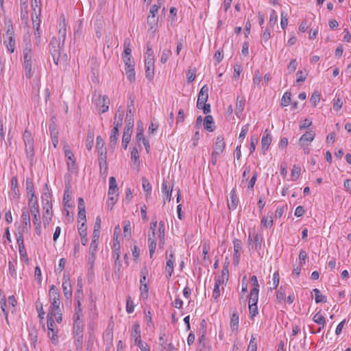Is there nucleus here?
<instances>
[{
    "label": "nucleus",
    "mask_w": 351,
    "mask_h": 351,
    "mask_svg": "<svg viewBox=\"0 0 351 351\" xmlns=\"http://www.w3.org/2000/svg\"><path fill=\"white\" fill-rule=\"evenodd\" d=\"M159 344L161 347L160 351H173V345L171 343H167V339H165L164 334L159 338Z\"/></svg>",
    "instance_id": "obj_15"
},
{
    "label": "nucleus",
    "mask_w": 351,
    "mask_h": 351,
    "mask_svg": "<svg viewBox=\"0 0 351 351\" xmlns=\"http://www.w3.org/2000/svg\"><path fill=\"white\" fill-rule=\"evenodd\" d=\"M62 314L61 310L60 308V305L56 306H51L49 312L47 316L51 317L53 319V317H56L57 315H60Z\"/></svg>",
    "instance_id": "obj_45"
},
{
    "label": "nucleus",
    "mask_w": 351,
    "mask_h": 351,
    "mask_svg": "<svg viewBox=\"0 0 351 351\" xmlns=\"http://www.w3.org/2000/svg\"><path fill=\"white\" fill-rule=\"evenodd\" d=\"M26 191L28 195L34 196V188L32 180L30 178L26 179Z\"/></svg>",
    "instance_id": "obj_47"
},
{
    "label": "nucleus",
    "mask_w": 351,
    "mask_h": 351,
    "mask_svg": "<svg viewBox=\"0 0 351 351\" xmlns=\"http://www.w3.org/2000/svg\"><path fill=\"white\" fill-rule=\"evenodd\" d=\"M131 337L134 339V343H139L141 340L140 325L138 322L134 323L132 327Z\"/></svg>",
    "instance_id": "obj_16"
},
{
    "label": "nucleus",
    "mask_w": 351,
    "mask_h": 351,
    "mask_svg": "<svg viewBox=\"0 0 351 351\" xmlns=\"http://www.w3.org/2000/svg\"><path fill=\"white\" fill-rule=\"evenodd\" d=\"M0 306H1L2 312L3 313V314L5 315V320H6L7 323H8V311H9L10 308L11 309V307H9V305L7 303L5 295H3V296L0 295Z\"/></svg>",
    "instance_id": "obj_18"
},
{
    "label": "nucleus",
    "mask_w": 351,
    "mask_h": 351,
    "mask_svg": "<svg viewBox=\"0 0 351 351\" xmlns=\"http://www.w3.org/2000/svg\"><path fill=\"white\" fill-rule=\"evenodd\" d=\"M19 252L22 259H24L25 261H28L27 254L26 252V249L25 247V245H21L19 247Z\"/></svg>",
    "instance_id": "obj_61"
},
{
    "label": "nucleus",
    "mask_w": 351,
    "mask_h": 351,
    "mask_svg": "<svg viewBox=\"0 0 351 351\" xmlns=\"http://www.w3.org/2000/svg\"><path fill=\"white\" fill-rule=\"evenodd\" d=\"M258 292L259 289L256 288H253L250 291L249 304H257L258 300Z\"/></svg>",
    "instance_id": "obj_34"
},
{
    "label": "nucleus",
    "mask_w": 351,
    "mask_h": 351,
    "mask_svg": "<svg viewBox=\"0 0 351 351\" xmlns=\"http://www.w3.org/2000/svg\"><path fill=\"white\" fill-rule=\"evenodd\" d=\"M239 203V199L236 195L235 189H232L230 193V200L228 199V206L230 209L234 210L236 209Z\"/></svg>",
    "instance_id": "obj_12"
},
{
    "label": "nucleus",
    "mask_w": 351,
    "mask_h": 351,
    "mask_svg": "<svg viewBox=\"0 0 351 351\" xmlns=\"http://www.w3.org/2000/svg\"><path fill=\"white\" fill-rule=\"evenodd\" d=\"M162 192L165 195V199L169 202L171 200V195L172 193V186H168L167 182L165 180H163L162 184Z\"/></svg>",
    "instance_id": "obj_29"
},
{
    "label": "nucleus",
    "mask_w": 351,
    "mask_h": 351,
    "mask_svg": "<svg viewBox=\"0 0 351 351\" xmlns=\"http://www.w3.org/2000/svg\"><path fill=\"white\" fill-rule=\"evenodd\" d=\"M245 104V100L244 99H240L239 97H237L235 109V114L237 117H239L240 114L242 113L244 109Z\"/></svg>",
    "instance_id": "obj_31"
},
{
    "label": "nucleus",
    "mask_w": 351,
    "mask_h": 351,
    "mask_svg": "<svg viewBox=\"0 0 351 351\" xmlns=\"http://www.w3.org/2000/svg\"><path fill=\"white\" fill-rule=\"evenodd\" d=\"M73 333L74 335H83L82 321H73Z\"/></svg>",
    "instance_id": "obj_33"
},
{
    "label": "nucleus",
    "mask_w": 351,
    "mask_h": 351,
    "mask_svg": "<svg viewBox=\"0 0 351 351\" xmlns=\"http://www.w3.org/2000/svg\"><path fill=\"white\" fill-rule=\"evenodd\" d=\"M297 76L298 77L296 80V82L300 83L305 81L307 74L305 72H303L302 71H298L297 72Z\"/></svg>",
    "instance_id": "obj_64"
},
{
    "label": "nucleus",
    "mask_w": 351,
    "mask_h": 351,
    "mask_svg": "<svg viewBox=\"0 0 351 351\" xmlns=\"http://www.w3.org/2000/svg\"><path fill=\"white\" fill-rule=\"evenodd\" d=\"M145 75L149 81H152L154 75V63H145Z\"/></svg>",
    "instance_id": "obj_28"
},
{
    "label": "nucleus",
    "mask_w": 351,
    "mask_h": 351,
    "mask_svg": "<svg viewBox=\"0 0 351 351\" xmlns=\"http://www.w3.org/2000/svg\"><path fill=\"white\" fill-rule=\"evenodd\" d=\"M134 310V305L130 296H128L126 301V311L128 313H132Z\"/></svg>",
    "instance_id": "obj_56"
},
{
    "label": "nucleus",
    "mask_w": 351,
    "mask_h": 351,
    "mask_svg": "<svg viewBox=\"0 0 351 351\" xmlns=\"http://www.w3.org/2000/svg\"><path fill=\"white\" fill-rule=\"evenodd\" d=\"M158 22V16L148 15L147 16V24L151 29L156 30Z\"/></svg>",
    "instance_id": "obj_35"
},
{
    "label": "nucleus",
    "mask_w": 351,
    "mask_h": 351,
    "mask_svg": "<svg viewBox=\"0 0 351 351\" xmlns=\"http://www.w3.org/2000/svg\"><path fill=\"white\" fill-rule=\"evenodd\" d=\"M142 185H143V189L144 190L145 192H146V197H149L151 195V193H152V186L149 182V180L145 178H143L142 179Z\"/></svg>",
    "instance_id": "obj_38"
},
{
    "label": "nucleus",
    "mask_w": 351,
    "mask_h": 351,
    "mask_svg": "<svg viewBox=\"0 0 351 351\" xmlns=\"http://www.w3.org/2000/svg\"><path fill=\"white\" fill-rule=\"evenodd\" d=\"M256 350H257V346H256V338L252 335L251 337V339H250L247 351H256Z\"/></svg>",
    "instance_id": "obj_59"
},
{
    "label": "nucleus",
    "mask_w": 351,
    "mask_h": 351,
    "mask_svg": "<svg viewBox=\"0 0 351 351\" xmlns=\"http://www.w3.org/2000/svg\"><path fill=\"white\" fill-rule=\"evenodd\" d=\"M50 300H51V305H60L59 293L58 290L55 285H51L49 291Z\"/></svg>",
    "instance_id": "obj_6"
},
{
    "label": "nucleus",
    "mask_w": 351,
    "mask_h": 351,
    "mask_svg": "<svg viewBox=\"0 0 351 351\" xmlns=\"http://www.w3.org/2000/svg\"><path fill=\"white\" fill-rule=\"evenodd\" d=\"M175 262L174 252L171 250L169 256H167V264L165 271L167 274V278L169 279L173 271V263Z\"/></svg>",
    "instance_id": "obj_5"
},
{
    "label": "nucleus",
    "mask_w": 351,
    "mask_h": 351,
    "mask_svg": "<svg viewBox=\"0 0 351 351\" xmlns=\"http://www.w3.org/2000/svg\"><path fill=\"white\" fill-rule=\"evenodd\" d=\"M25 153L27 157L32 160L34 156V142L28 141V143H25Z\"/></svg>",
    "instance_id": "obj_30"
},
{
    "label": "nucleus",
    "mask_w": 351,
    "mask_h": 351,
    "mask_svg": "<svg viewBox=\"0 0 351 351\" xmlns=\"http://www.w3.org/2000/svg\"><path fill=\"white\" fill-rule=\"evenodd\" d=\"M121 232L120 226L118 225L115 227L114 231V239H113V257L115 259L116 264H117V261L120 258L121 251H120V243L118 240V234Z\"/></svg>",
    "instance_id": "obj_4"
},
{
    "label": "nucleus",
    "mask_w": 351,
    "mask_h": 351,
    "mask_svg": "<svg viewBox=\"0 0 351 351\" xmlns=\"http://www.w3.org/2000/svg\"><path fill=\"white\" fill-rule=\"evenodd\" d=\"M225 148L224 138L223 136H218L214 146L213 153L215 154H221Z\"/></svg>",
    "instance_id": "obj_8"
},
{
    "label": "nucleus",
    "mask_w": 351,
    "mask_h": 351,
    "mask_svg": "<svg viewBox=\"0 0 351 351\" xmlns=\"http://www.w3.org/2000/svg\"><path fill=\"white\" fill-rule=\"evenodd\" d=\"M131 159L134 163H139L138 151L136 147H133L131 152Z\"/></svg>",
    "instance_id": "obj_55"
},
{
    "label": "nucleus",
    "mask_w": 351,
    "mask_h": 351,
    "mask_svg": "<svg viewBox=\"0 0 351 351\" xmlns=\"http://www.w3.org/2000/svg\"><path fill=\"white\" fill-rule=\"evenodd\" d=\"M172 52L171 49H163L161 57H160V62L162 64H165L167 62L169 58L171 56Z\"/></svg>",
    "instance_id": "obj_49"
},
{
    "label": "nucleus",
    "mask_w": 351,
    "mask_h": 351,
    "mask_svg": "<svg viewBox=\"0 0 351 351\" xmlns=\"http://www.w3.org/2000/svg\"><path fill=\"white\" fill-rule=\"evenodd\" d=\"M204 127L209 131L213 132L215 130L214 121L211 115H206L204 119Z\"/></svg>",
    "instance_id": "obj_23"
},
{
    "label": "nucleus",
    "mask_w": 351,
    "mask_h": 351,
    "mask_svg": "<svg viewBox=\"0 0 351 351\" xmlns=\"http://www.w3.org/2000/svg\"><path fill=\"white\" fill-rule=\"evenodd\" d=\"M158 237L159 238V246L161 247L165 244V223L162 221L159 222V228L158 232Z\"/></svg>",
    "instance_id": "obj_27"
},
{
    "label": "nucleus",
    "mask_w": 351,
    "mask_h": 351,
    "mask_svg": "<svg viewBox=\"0 0 351 351\" xmlns=\"http://www.w3.org/2000/svg\"><path fill=\"white\" fill-rule=\"evenodd\" d=\"M291 93L289 91H287L283 95V96L281 99L280 105L284 107L288 106L290 104V103L291 102Z\"/></svg>",
    "instance_id": "obj_43"
},
{
    "label": "nucleus",
    "mask_w": 351,
    "mask_h": 351,
    "mask_svg": "<svg viewBox=\"0 0 351 351\" xmlns=\"http://www.w3.org/2000/svg\"><path fill=\"white\" fill-rule=\"evenodd\" d=\"M8 303L9 307H11L12 312L13 313L15 311V306L16 304V300L14 295H10L8 297Z\"/></svg>",
    "instance_id": "obj_62"
},
{
    "label": "nucleus",
    "mask_w": 351,
    "mask_h": 351,
    "mask_svg": "<svg viewBox=\"0 0 351 351\" xmlns=\"http://www.w3.org/2000/svg\"><path fill=\"white\" fill-rule=\"evenodd\" d=\"M94 134L88 132L86 136V146L88 151H90L93 146Z\"/></svg>",
    "instance_id": "obj_48"
},
{
    "label": "nucleus",
    "mask_w": 351,
    "mask_h": 351,
    "mask_svg": "<svg viewBox=\"0 0 351 351\" xmlns=\"http://www.w3.org/2000/svg\"><path fill=\"white\" fill-rule=\"evenodd\" d=\"M156 227H157V221H152L150 223V228H149V231L148 232V239L149 238H151L154 241H156Z\"/></svg>",
    "instance_id": "obj_42"
},
{
    "label": "nucleus",
    "mask_w": 351,
    "mask_h": 351,
    "mask_svg": "<svg viewBox=\"0 0 351 351\" xmlns=\"http://www.w3.org/2000/svg\"><path fill=\"white\" fill-rule=\"evenodd\" d=\"M239 317L237 311L232 313L230 318V326L232 330H237L239 327Z\"/></svg>",
    "instance_id": "obj_36"
},
{
    "label": "nucleus",
    "mask_w": 351,
    "mask_h": 351,
    "mask_svg": "<svg viewBox=\"0 0 351 351\" xmlns=\"http://www.w3.org/2000/svg\"><path fill=\"white\" fill-rule=\"evenodd\" d=\"M119 130L118 129H117V128H113V129L111 131L109 145L113 149L115 147V146L117 145L118 137L119 136Z\"/></svg>",
    "instance_id": "obj_24"
},
{
    "label": "nucleus",
    "mask_w": 351,
    "mask_h": 351,
    "mask_svg": "<svg viewBox=\"0 0 351 351\" xmlns=\"http://www.w3.org/2000/svg\"><path fill=\"white\" fill-rule=\"evenodd\" d=\"M23 223V225L27 227H30L31 226V221H30V216L28 210L26 208H23L22 209V215H21Z\"/></svg>",
    "instance_id": "obj_32"
},
{
    "label": "nucleus",
    "mask_w": 351,
    "mask_h": 351,
    "mask_svg": "<svg viewBox=\"0 0 351 351\" xmlns=\"http://www.w3.org/2000/svg\"><path fill=\"white\" fill-rule=\"evenodd\" d=\"M315 136V133L313 130H309L306 132L305 134L302 135V136L299 139V144L301 147L304 148V152L306 154H308L309 150L308 148H306V146H308L311 142H312Z\"/></svg>",
    "instance_id": "obj_3"
},
{
    "label": "nucleus",
    "mask_w": 351,
    "mask_h": 351,
    "mask_svg": "<svg viewBox=\"0 0 351 351\" xmlns=\"http://www.w3.org/2000/svg\"><path fill=\"white\" fill-rule=\"evenodd\" d=\"M14 46H15V40L14 37L10 36H9V42L7 44V49L10 53H13L14 51Z\"/></svg>",
    "instance_id": "obj_60"
},
{
    "label": "nucleus",
    "mask_w": 351,
    "mask_h": 351,
    "mask_svg": "<svg viewBox=\"0 0 351 351\" xmlns=\"http://www.w3.org/2000/svg\"><path fill=\"white\" fill-rule=\"evenodd\" d=\"M261 225L265 228H270L273 225V219L271 215L269 217H263L261 219Z\"/></svg>",
    "instance_id": "obj_51"
},
{
    "label": "nucleus",
    "mask_w": 351,
    "mask_h": 351,
    "mask_svg": "<svg viewBox=\"0 0 351 351\" xmlns=\"http://www.w3.org/2000/svg\"><path fill=\"white\" fill-rule=\"evenodd\" d=\"M118 191V186L117 180L114 177L112 176L109 178V189L108 191V196H115L117 197V192Z\"/></svg>",
    "instance_id": "obj_13"
},
{
    "label": "nucleus",
    "mask_w": 351,
    "mask_h": 351,
    "mask_svg": "<svg viewBox=\"0 0 351 351\" xmlns=\"http://www.w3.org/2000/svg\"><path fill=\"white\" fill-rule=\"evenodd\" d=\"M288 25V16L287 14L285 12H281V21H280V25L281 27L285 29L286 27Z\"/></svg>",
    "instance_id": "obj_57"
},
{
    "label": "nucleus",
    "mask_w": 351,
    "mask_h": 351,
    "mask_svg": "<svg viewBox=\"0 0 351 351\" xmlns=\"http://www.w3.org/2000/svg\"><path fill=\"white\" fill-rule=\"evenodd\" d=\"M132 133V129L125 128L123 130V134L122 137V146L124 149H127L128 145L130 141L131 135Z\"/></svg>",
    "instance_id": "obj_17"
},
{
    "label": "nucleus",
    "mask_w": 351,
    "mask_h": 351,
    "mask_svg": "<svg viewBox=\"0 0 351 351\" xmlns=\"http://www.w3.org/2000/svg\"><path fill=\"white\" fill-rule=\"evenodd\" d=\"M196 75V69L189 70L186 74L187 82L189 83L194 81Z\"/></svg>",
    "instance_id": "obj_63"
},
{
    "label": "nucleus",
    "mask_w": 351,
    "mask_h": 351,
    "mask_svg": "<svg viewBox=\"0 0 351 351\" xmlns=\"http://www.w3.org/2000/svg\"><path fill=\"white\" fill-rule=\"evenodd\" d=\"M44 190H45V191L43 192L42 197H41L42 202L45 204L44 206H47L48 205L52 206V203L50 199H51V193L49 191V189H48L47 184H45V185Z\"/></svg>",
    "instance_id": "obj_22"
},
{
    "label": "nucleus",
    "mask_w": 351,
    "mask_h": 351,
    "mask_svg": "<svg viewBox=\"0 0 351 351\" xmlns=\"http://www.w3.org/2000/svg\"><path fill=\"white\" fill-rule=\"evenodd\" d=\"M24 57V67L25 76L27 78H30L32 75V64H33V53L32 46L29 43H27L23 49Z\"/></svg>",
    "instance_id": "obj_1"
},
{
    "label": "nucleus",
    "mask_w": 351,
    "mask_h": 351,
    "mask_svg": "<svg viewBox=\"0 0 351 351\" xmlns=\"http://www.w3.org/2000/svg\"><path fill=\"white\" fill-rule=\"evenodd\" d=\"M64 151L65 157L67 159V165L69 168H74L75 166V162L74 159V155L70 150L69 145H66L64 146Z\"/></svg>",
    "instance_id": "obj_10"
},
{
    "label": "nucleus",
    "mask_w": 351,
    "mask_h": 351,
    "mask_svg": "<svg viewBox=\"0 0 351 351\" xmlns=\"http://www.w3.org/2000/svg\"><path fill=\"white\" fill-rule=\"evenodd\" d=\"M44 213L43 214L44 226L49 224L52 217V206H43Z\"/></svg>",
    "instance_id": "obj_11"
},
{
    "label": "nucleus",
    "mask_w": 351,
    "mask_h": 351,
    "mask_svg": "<svg viewBox=\"0 0 351 351\" xmlns=\"http://www.w3.org/2000/svg\"><path fill=\"white\" fill-rule=\"evenodd\" d=\"M125 121L126 124L125 128L132 130L134 126V113L130 108V106H128V109L127 110Z\"/></svg>",
    "instance_id": "obj_21"
},
{
    "label": "nucleus",
    "mask_w": 351,
    "mask_h": 351,
    "mask_svg": "<svg viewBox=\"0 0 351 351\" xmlns=\"http://www.w3.org/2000/svg\"><path fill=\"white\" fill-rule=\"evenodd\" d=\"M98 247L97 244H95V242L93 243H90V247H89V254H88V264L90 265V267L92 268L94 265V263L95 261V254L97 252Z\"/></svg>",
    "instance_id": "obj_14"
},
{
    "label": "nucleus",
    "mask_w": 351,
    "mask_h": 351,
    "mask_svg": "<svg viewBox=\"0 0 351 351\" xmlns=\"http://www.w3.org/2000/svg\"><path fill=\"white\" fill-rule=\"evenodd\" d=\"M33 223L36 227V234L40 235L41 233V221L40 215L33 216Z\"/></svg>",
    "instance_id": "obj_46"
},
{
    "label": "nucleus",
    "mask_w": 351,
    "mask_h": 351,
    "mask_svg": "<svg viewBox=\"0 0 351 351\" xmlns=\"http://www.w3.org/2000/svg\"><path fill=\"white\" fill-rule=\"evenodd\" d=\"M278 21V15L274 10H272L270 14V18L269 21V25L273 27Z\"/></svg>",
    "instance_id": "obj_53"
},
{
    "label": "nucleus",
    "mask_w": 351,
    "mask_h": 351,
    "mask_svg": "<svg viewBox=\"0 0 351 351\" xmlns=\"http://www.w3.org/2000/svg\"><path fill=\"white\" fill-rule=\"evenodd\" d=\"M59 30H58V40L62 41L64 43L66 34V23L64 15L60 16V22L59 24Z\"/></svg>",
    "instance_id": "obj_7"
},
{
    "label": "nucleus",
    "mask_w": 351,
    "mask_h": 351,
    "mask_svg": "<svg viewBox=\"0 0 351 351\" xmlns=\"http://www.w3.org/2000/svg\"><path fill=\"white\" fill-rule=\"evenodd\" d=\"M262 242L263 237L261 234H256L254 237V243L252 244V249H255L256 250L261 249Z\"/></svg>",
    "instance_id": "obj_37"
},
{
    "label": "nucleus",
    "mask_w": 351,
    "mask_h": 351,
    "mask_svg": "<svg viewBox=\"0 0 351 351\" xmlns=\"http://www.w3.org/2000/svg\"><path fill=\"white\" fill-rule=\"evenodd\" d=\"M64 43L58 40L56 37H53L49 43V51L53 57V62L56 64H58L60 52L64 46Z\"/></svg>",
    "instance_id": "obj_2"
},
{
    "label": "nucleus",
    "mask_w": 351,
    "mask_h": 351,
    "mask_svg": "<svg viewBox=\"0 0 351 351\" xmlns=\"http://www.w3.org/2000/svg\"><path fill=\"white\" fill-rule=\"evenodd\" d=\"M313 291L315 293V301L316 303L326 302V297L322 295L320 291L318 289L315 288L313 290Z\"/></svg>",
    "instance_id": "obj_40"
},
{
    "label": "nucleus",
    "mask_w": 351,
    "mask_h": 351,
    "mask_svg": "<svg viewBox=\"0 0 351 351\" xmlns=\"http://www.w3.org/2000/svg\"><path fill=\"white\" fill-rule=\"evenodd\" d=\"M148 247L150 258H152L156 247V241H154L151 238L148 239Z\"/></svg>",
    "instance_id": "obj_52"
},
{
    "label": "nucleus",
    "mask_w": 351,
    "mask_h": 351,
    "mask_svg": "<svg viewBox=\"0 0 351 351\" xmlns=\"http://www.w3.org/2000/svg\"><path fill=\"white\" fill-rule=\"evenodd\" d=\"M40 13H41V9L39 8V10H38V13H36V15H34V14H32V23H33V27L34 29H40Z\"/></svg>",
    "instance_id": "obj_41"
},
{
    "label": "nucleus",
    "mask_w": 351,
    "mask_h": 351,
    "mask_svg": "<svg viewBox=\"0 0 351 351\" xmlns=\"http://www.w3.org/2000/svg\"><path fill=\"white\" fill-rule=\"evenodd\" d=\"M301 168L296 165H294L291 171V178L293 181H295L300 176Z\"/></svg>",
    "instance_id": "obj_50"
},
{
    "label": "nucleus",
    "mask_w": 351,
    "mask_h": 351,
    "mask_svg": "<svg viewBox=\"0 0 351 351\" xmlns=\"http://www.w3.org/2000/svg\"><path fill=\"white\" fill-rule=\"evenodd\" d=\"M313 320L314 322L317 323V324L322 326V327L324 326L326 323L325 317L321 315L320 311L317 312L313 317Z\"/></svg>",
    "instance_id": "obj_44"
},
{
    "label": "nucleus",
    "mask_w": 351,
    "mask_h": 351,
    "mask_svg": "<svg viewBox=\"0 0 351 351\" xmlns=\"http://www.w3.org/2000/svg\"><path fill=\"white\" fill-rule=\"evenodd\" d=\"M96 17L97 19L95 21V26L96 27L97 36L99 38L101 36V29L103 27V21L101 20L102 16L99 14H97Z\"/></svg>",
    "instance_id": "obj_39"
},
{
    "label": "nucleus",
    "mask_w": 351,
    "mask_h": 351,
    "mask_svg": "<svg viewBox=\"0 0 351 351\" xmlns=\"http://www.w3.org/2000/svg\"><path fill=\"white\" fill-rule=\"evenodd\" d=\"M96 148L97 149L98 155L106 154V149L105 147V142L101 136H98L96 138Z\"/></svg>",
    "instance_id": "obj_19"
},
{
    "label": "nucleus",
    "mask_w": 351,
    "mask_h": 351,
    "mask_svg": "<svg viewBox=\"0 0 351 351\" xmlns=\"http://www.w3.org/2000/svg\"><path fill=\"white\" fill-rule=\"evenodd\" d=\"M78 232L79 234L81 237L82 244L83 245H86L87 243V238H86V226L84 222H83L79 227H78Z\"/></svg>",
    "instance_id": "obj_26"
},
{
    "label": "nucleus",
    "mask_w": 351,
    "mask_h": 351,
    "mask_svg": "<svg viewBox=\"0 0 351 351\" xmlns=\"http://www.w3.org/2000/svg\"><path fill=\"white\" fill-rule=\"evenodd\" d=\"M75 346L76 349L77 350H81L82 348V344H83V335H75Z\"/></svg>",
    "instance_id": "obj_58"
},
{
    "label": "nucleus",
    "mask_w": 351,
    "mask_h": 351,
    "mask_svg": "<svg viewBox=\"0 0 351 351\" xmlns=\"http://www.w3.org/2000/svg\"><path fill=\"white\" fill-rule=\"evenodd\" d=\"M208 90H209V88L207 85L203 86L198 94L197 99L199 101L206 103V101L208 99Z\"/></svg>",
    "instance_id": "obj_25"
},
{
    "label": "nucleus",
    "mask_w": 351,
    "mask_h": 351,
    "mask_svg": "<svg viewBox=\"0 0 351 351\" xmlns=\"http://www.w3.org/2000/svg\"><path fill=\"white\" fill-rule=\"evenodd\" d=\"M62 289L65 298L66 299L71 298L72 295L71 285L69 278H66L65 274L64 275L63 277Z\"/></svg>",
    "instance_id": "obj_9"
},
{
    "label": "nucleus",
    "mask_w": 351,
    "mask_h": 351,
    "mask_svg": "<svg viewBox=\"0 0 351 351\" xmlns=\"http://www.w3.org/2000/svg\"><path fill=\"white\" fill-rule=\"evenodd\" d=\"M109 99L107 96L102 97V105L100 108V111L104 113L108 110Z\"/></svg>",
    "instance_id": "obj_54"
},
{
    "label": "nucleus",
    "mask_w": 351,
    "mask_h": 351,
    "mask_svg": "<svg viewBox=\"0 0 351 351\" xmlns=\"http://www.w3.org/2000/svg\"><path fill=\"white\" fill-rule=\"evenodd\" d=\"M271 138L268 133V130H266L261 139V146L263 152H265V151L267 150L269 145L271 144Z\"/></svg>",
    "instance_id": "obj_20"
}]
</instances>
